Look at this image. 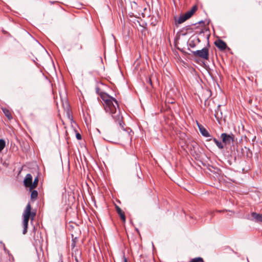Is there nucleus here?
<instances>
[{
	"label": "nucleus",
	"mask_w": 262,
	"mask_h": 262,
	"mask_svg": "<svg viewBox=\"0 0 262 262\" xmlns=\"http://www.w3.org/2000/svg\"><path fill=\"white\" fill-rule=\"evenodd\" d=\"M82 46H81V45H80V48H80V49H82Z\"/></svg>",
	"instance_id": "bb28decb"
},
{
	"label": "nucleus",
	"mask_w": 262,
	"mask_h": 262,
	"mask_svg": "<svg viewBox=\"0 0 262 262\" xmlns=\"http://www.w3.org/2000/svg\"><path fill=\"white\" fill-rule=\"evenodd\" d=\"M61 262H63L62 260H61Z\"/></svg>",
	"instance_id": "cd10ccee"
},
{
	"label": "nucleus",
	"mask_w": 262,
	"mask_h": 262,
	"mask_svg": "<svg viewBox=\"0 0 262 262\" xmlns=\"http://www.w3.org/2000/svg\"><path fill=\"white\" fill-rule=\"evenodd\" d=\"M197 7L196 6H194L192 8L186 12L185 14L181 15L177 20L179 24H181L184 23L185 21L189 19L196 11Z\"/></svg>",
	"instance_id": "7ed1b4c3"
},
{
	"label": "nucleus",
	"mask_w": 262,
	"mask_h": 262,
	"mask_svg": "<svg viewBox=\"0 0 262 262\" xmlns=\"http://www.w3.org/2000/svg\"><path fill=\"white\" fill-rule=\"evenodd\" d=\"M38 182V177L35 178V179L34 180L33 183L32 182L31 186L30 187V190L35 188L36 187Z\"/></svg>",
	"instance_id": "ddd939ff"
},
{
	"label": "nucleus",
	"mask_w": 262,
	"mask_h": 262,
	"mask_svg": "<svg viewBox=\"0 0 262 262\" xmlns=\"http://www.w3.org/2000/svg\"><path fill=\"white\" fill-rule=\"evenodd\" d=\"M133 4L134 5H135V6H136V5H137L136 3V2H134L133 3Z\"/></svg>",
	"instance_id": "a878e982"
},
{
	"label": "nucleus",
	"mask_w": 262,
	"mask_h": 262,
	"mask_svg": "<svg viewBox=\"0 0 262 262\" xmlns=\"http://www.w3.org/2000/svg\"><path fill=\"white\" fill-rule=\"evenodd\" d=\"M213 141H214V142L215 143V144L219 148L222 149L224 148V146L223 144V143H222L221 142L217 140L216 138H213Z\"/></svg>",
	"instance_id": "9b49d317"
},
{
	"label": "nucleus",
	"mask_w": 262,
	"mask_h": 262,
	"mask_svg": "<svg viewBox=\"0 0 262 262\" xmlns=\"http://www.w3.org/2000/svg\"><path fill=\"white\" fill-rule=\"evenodd\" d=\"M148 82H149V83L151 85L152 83H151V79H148Z\"/></svg>",
	"instance_id": "4be33fe9"
},
{
	"label": "nucleus",
	"mask_w": 262,
	"mask_h": 262,
	"mask_svg": "<svg viewBox=\"0 0 262 262\" xmlns=\"http://www.w3.org/2000/svg\"><path fill=\"white\" fill-rule=\"evenodd\" d=\"M37 195H38L37 191L36 190H33L31 192V198L32 200H35V199H36L37 198Z\"/></svg>",
	"instance_id": "2eb2a0df"
},
{
	"label": "nucleus",
	"mask_w": 262,
	"mask_h": 262,
	"mask_svg": "<svg viewBox=\"0 0 262 262\" xmlns=\"http://www.w3.org/2000/svg\"><path fill=\"white\" fill-rule=\"evenodd\" d=\"M100 96L103 101V105L105 112L111 115L115 121L124 128V123L122 121V116L120 114L117 101L106 93L102 94Z\"/></svg>",
	"instance_id": "f257e3e1"
},
{
	"label": "nucleus",
	"mask_w": 262,
	"mask_h": 262,
	"mask_svg": "<svg viewBox=\"0 0 262 262\" xmlns=\"http://www.w3.org/2000/svg\"><path fill=\"white\" fill-rule=\"evenodd\" d=\"M49 3L50 4L53 5V4H55V3H58V2L57 1H49Z\"/></svg>",
	"instance_id": "aec40b11"
},
{
	"label": "nucleus",
	"mask_w": 262,
	"mask_h": 262,
	"mask_svg": "<svg viewBox=\"0 0 262 262\" xmlns=\"http://www.w3.org/2000/svg\"><path fill=\"white\" fill-rule=\"evenodd\" d=\"M195 43L194 40H191L189 43V46L191 48H194L195 47Z\"/></svg>",
	"instance_id": "a211bd4d"
},
{
	"label": "nucleus",
	"mask_w": 262,
	"mask_h": 262,
	"mask_svg": "<svg viewBox=\"0 0 262 262\" xmlns=\"http://www.w3.org/2000/svg\"><path fill=\"white\" fill-rule=\"evenodd\" d=\"M251 216L255 220V221L257 222H262V214L257 213L256 212H252Z\"/></svg>",
	"instance_id": "1a4fd4ad"
},
{
	"label": "nucleus",
	"mask_w": 262,
	"mask_h": 262,
	"mask_svg": "<svg viewBox=\"0 0 262 262\" xmlns=\"http://www.w3.org/2000/svg\"><path fill=\"white\" fill-rule=\"evenodd\" d=\"M221 137L225 144H229L234 141V136L233 135H230L226 133H222Z\"/></svg>",
	"instance_id": "39448f33"
},
{
	"label": "nucleus",
	"mask_w": 262,
	"mask_h": 262,
	"mask_svg": "<svg viewBox=\"0 0 262 262\" xmlns=\"http://www.w3.org/2000/svg\"><path fill=\"white\" fill-rule=\"evenodd\" d=\"M4 250L5 251H7V249L6 248L5 245H4Z\"/></svg>",
	"instance_id": "b1692460"
},
{
	"label": "nucleus",
	"mask_w": 262,
	"mask_h": 262,
	"mask_svg": "<svg viewBox=\"0 0 262 262\" xmlns=\"http://www.w3.org/2000/svg\"><path fill=\"white\" fill-rule=\"evenodd\" d=\"M6 143L4 140L0 139V151H1L5 147Z\"/></svg>",
	"instance_id": "dca6fc26"
},
{
	"label": "nucleus",
	"mask_w": 262,
	"mask_h": 262,
	"mask_svg": "<svg viewBox=\"0 0 262 262\" xmlns=\"http://www.w3.org/2000/svg\"><path fill=\"white\" fill-rule=\"evenodd\" d=\"M214 43L215 45L221 51L225 50L227 47L226 42L221 39L216 40Z\"/></svg>",
	"instance_id": "0eeeda50"
},
{
	"label": "nucleus",
	"mask_w": 262,
	"mask_h": 262,
	"mask_svg": "<svg viewBox=\"0 0 262 262\" xmlns=\"http://www.w3.org/2000/svg\"><path fill=\"white\" fill-rule=\"evenodd\" d=\"M117 211L118 214H119V215L120 216L121 220H123V221H125V216L124 213L122 212V210L120 208L118 207L117 209Z\"/></svg>",
	"instance_id": "f8f14e48"
},
{
	"label": "nucleus",
	"mask_w": 262,
	"mask_h": 262,
	"mask_svg": "<svg viewBox=\"0 0 262 262\" xmlns=\"http://www.w3.org/2000/svg\"><path fill=\"white\" fill-rule=\"evenodd\" d=\"M193 55L207 60L209 58V50L207 48H204L202 50L192 51Z\"/></svg>",
	"instance_id": "20e7f679"
},
{
	"label": "nucleus",
	"mask_w": 262,
	"mask_h": 262,
	"mask_svg": "<svg viewBox=\"0 0 262 262\" xmlns=\"http://www.w3.org/2000/svg\"><path fill=\"white\" fill-rule=\"evenodd\" d=\"M197 126L199 129L200 132L205 137H211V135L209 133V132L206 129V128L199 123L197 122Z\"/></svg>",
	"instance_id": "423d86ee"
},
{
	"label": "nucleus",
	"mask_w": 262,
	"mask_h": 262,
	"mask_svg": "<svg viewBox=\"0 0 262 262\" xmlns=\"http://www.w3.org/2000/svg\"><path fill=\"white\" fill-rule=\"evenodd\" d=\"M124 262H127V259L125 257L124 258Z\"/></svg>",
	"instance_id": "393cba45"
},
{
	"label": "nucleus",
	"mask_w": 262,
	"mask_h": 262,
	"mask_svg": "<svg viewBox=\"0 0 262 262\" xmlns=\"http://www.w3.org/2000/svg\"><path fill=\"white\" fill-rule=\"evenodd\" d=\"M196 40L198 41V42H200V40L199 38H196Z\"/></svg>",
	"instance_id": "5701e85b"
},
{
	"label": "nucleus",
	"mask_w": 262,
	"mask_h": 262,
	"mask_svg": "<svg viewBox=\"0 0 262 262\" xmlns=\"http://www.w3.org/2000/svg\"><path fill=\"white\" fill-rule=\"evenodd\" d=\"M214 116L218 121L222 117V113L221 111L220 105L217 106L216 110H215Z\"/></svg>",
	"instance_id": "9d476101"
},
{
	"label": "nucleus",
	"mask_w": 262,
	"mask_h": 262,
	"mask_svg": "<svg viewBox=\"0 0 262 262\" xmlns=\"http://www.w3.org/2000/svg\"><path fill=\"white\" fill-rule=\"evenodd\" d=\"M32 182V176L31 174H27L24 181V185L26 187H30Z\"/></svg>",
	"instance_id": "6e6552de"
},
{
	"label": "nucleus",
	"mask_w": 262,
	"mask_h": 262,
	"mask_svg": "<svg viewBox=\"0 0 262 262\" xmlns=\"http://www.w3.org/2000/svg\"><path fill=\"white\" fill-rule=\"evenodd\" d=\"M31 207L30 203H28L26 207L25 210H24L23 216V226H24V230L23 231V233L25 234L27 232L28 222L29 220V218L30 216H32V218L34 217L35 213L31 212Z\"/></svg>",
	"instance_id": "f03ea898"
},
{
	"label": "nucleus",
	"mask_w": 262,
	"mask_h": 262,
	"mask_svg": "<svg viewBox=\"0 0 262 262\" xmlns=\"http://www.w3.org/2000/svg\"><path fill=\"white\" fill-rule=\"evenodd\" d=\"M189 262H203V258L201 257H197L192 259Z\"/></svg>",
	"instance_id": "f3484780"
},
{
	"label": "nucleus",
	"mask_w": 262,
	"mask_h": 262,
	"mask_svg": "<svg viewBox=\"0 0 262 262\" xmlns=\"http://www.w3.org/2000/svg\"><path fill=\"white\" fill-rule=\"evenodd\" d=\"M76 138L78 140H81V136L80 135V134L79 133L76 134Z\"/></svg>",
	"instance_id": "6ab92c4d"
},
{
	"label": "nucleus",
	"mask_w": 262,
	"mask_h": 262,
	"mask_svg": "<svg viewBox=\"0 0 262 262\" xmlns=\"http://www.w3.org/2000/svg\"><path fill=\"white\" fill-rule=\"evenodd\" d=\"M210 138H208V139L207 140V141H211V140H213V138H212V137H210Z\"/></svg>",
	"instance_id": "412c9836"
},
{
	"label": "nucleus",
	"mask_w": 262,
	"mask_h": 262,
	"mask_svg": "<svg viewBox=\"0 0 262 262\" xmlns=\"http://www.w3.org/2000/svg\"><path fill=\"white\" fill-rule=\"evenodd\" d=\"M3 111L9 119H11L12 118V115L9 110H7L6 108H5L3 109Z\"/></svg>",
	"instance_id": "4468645a"
}]
</instances>
